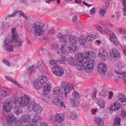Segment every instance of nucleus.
<instances>
[{
	"label": "nucleus",
	"mask_w": 126,
	"mask_h": 126,
	"mask_svg": "<svg viewBox=\"0 0 126 126\" xmlns=\"http://www.w3.org/2000/svg\"><path fill=\"white\" fill-rule=\"evenodd\" d=\"M51 46L52 48L53 49H56L57 48V45L54 44L53 43L52 44Z\"/></svg>",
	"instance_id": "63"
},
{
	"label": "nucleus",
	"mask_w": 126,
	"mask_h": 126,
	"mask_svg": "<svg viewBox=\"0 0 126 126\" xmlns=\"http://www.w3.org/2000/svg\"><path fill=\"white\" fill-rule=\"evenodd\" d=\"M47 79H35L33 81V87L37 90H39L42 87V84L45 83Z\"/></svg>",
	"instance_id": "9"
},
{
	"label": "nucleus",
	"mask_w": 126,
	"mask_h": 126,
	"mask_svg": "<svg viewBox=\"0 0 126 126\" xmlns=\"http://www.w3.org/2000/svg\"><path fill=\"white\" fill-rule=\"evenodd\" d=\"M54 117L55 119V120L59 123H61L64 120V116L62 114H56Z\"/></svg>",
	"instance_id": "17"
},
{
	"label": "nucleus",
	"mask_w": 126,
	"mask_h": 126,
	"mask_svg": "<svg viewBox=\"0 0 126 126\" xmlns=\"http://www.w3.org/2000/svg\"><path fill=\"white\" fill-rule=\"evenodd\" d=\"M6 26V24L5 23H3L1 25V27L2 28V30L3 31L4 30L5 27Z\"/></svg>",
	"instance_id": "60"
},
{
	"label": "nucleus",
	"mask_w": 126,
	"mask_h": 126,
	"mask_svg": "<svg viewBox=\"0 0 126 126\" xmlns=\"http://www.w3.org/2000/svg\"><path fill=\"white\" fill-rule=\"evenodd\" d=\"M83 54L80 53L77 54L75 55V60L79 63V64L77 65V69L78 70H80L83 68L82 63L84 62V60H83Z\"/></svg>",
	"instance_id": "6"
},
{
	"label": "nucleus",
	"mask_w": 126,
	"mask_h": 126,
	"mask_svg": "<svg viewBox=\"0 0 126 126\" xmlns=\"http://www.w3.org/2000/svg\"><path fill=\"white\" fill-rule=\"evenodd\" d=\"M97 92V91L96 90H95L94 91L92 95V98L94 99H95L96 98V94Z\"/></svg>",
	"instance_id": "53"
},
{
	"label": "nucleus",
	"mask_w": 126,
	"mask_h": 126,
	"mask_svg": "<svg viewBox=\"0 0 126 126\" xmlns=\"http://www.w3.org/2000/svg\"><path fill=\"white\" fill-rule=\"evenodd\" d=\"M9 88H6L4 87H3L1 92L2 95L3 96H8L9 94Z\"/></svg>",
	"instance_id": "28"
},
{
	"label": "nucleus",
	"mask_w": 126,
	"mask_h": 126,
	"mask_svg": "<svg viewBox=\"0 0 126 126\" xmlns=\"http://www.w3.org/2000/svg\"><path fill=\"white\" fill-rule=\"evenodd\" d=\"M102 33L104 34L106 33L108 36H110L111 35H112V34H113V33L111 32V31L108 30L107 29L105 28L104 30L103 31Z\"/></svg>",
	"instance_id": "38"
},
{
	"label": "nucleus",
	"mask_w": 126,
	"mask_h": 126,
	"mask_svg": "<svg viewBox=\"0 0 126 126\" xmlns=\"http://www.w3.org/2000/svg\"><path fill=\"white\" fill-rule=\"evenodd\" d=\"M66 47L65 43L62 45L60 49L63 53L65 54L67 53V51L66 49Z\"/></svg>",
	"instance_id": "33"
},
{
	"label": "nucleus",
	"mask_w": 126,
	"mask_h": 126,
	"mask_svg": "<svg viewBox=\"0 0 126 126\" xmlns=\"http://www.w3.org/2000/svg\"><path fill=\"white\" fill-rule=\"evenodd\" d=\"M40 126H48V125L46 123L43 122L40 124Z\"/></svg>",
	"instance_id": "62"
},
{
	"label": "nucleus",
	"mask_w": 126,
	"mask_h": 126,
	"mask_svg": "<svg viewBox=\"0 0 126 126\" xmlns=\"http://www.w3.org/2000/svg\"><path fill=\"white\" fill-rule=\"evenodd\" d=\"M35 68L33 65L31 66L29 68L27 71L28 72L25 73V76L28 75L29 76H31L32 74L34 73L35 71Z\"/></svg>",
	"instance_id": "18"
},
{
	"label": "nucleus",
	"mask_w": 126,
	"mask_h": 126,
	"mask_svg": "<svg viewBox=\"0 0 126 126\" xmlns=\"http://www.w3.org/2000/svg\"><path fill=\"white\" fill-rule=\"evenodd\" d=\"M100 95L102 98L106 97V92L104 90H102L100 93Z\"/></svg>",
	"instance_id": "42"
},
{
	"label": "nucleus",
	"mask_w": 126,
	"mask_h": 126,
	"mask_svg": "<svg viewBox=\"0 0 126 126\" xmlns=\"http://www.w3.org/2000/svg\"><path fill=\"white\" fill-rule=\"evenodd\" d=\"M12 33L11 38L13 42H15L16 45L18 47L21 46L23 43L22 41L20 39H17L18 35L15 28H14L12 30Z\"/></svg>",
	"instance_id": "5"
},
{
	"label": "nucleus",
	"mask_w": 126,
	"mask_h": 126,
	"mask_svg": "<svg viewBox=\"0 0 126 126\" xmlns=\"http://www.w3.org/2000/svg\"><path fill=\"white\" fill-rule=\"evenodd\" d=\"M44 78L45 79L47 78L48 79L46 75H41L39 76L38 79H44Z\"/></svg>",
	"instance_id": "51"
},
{
	"label": "nucleus",
	"mask_w": 126,
	"mask_h": 126,
	"mask_svg": "<svg viewBox=\"0 0 126 126\" xmlns=\"http://www.w3.org/2000/svg\"><path fill=\"white\" fill-rule=\"evenodd\" d=\"M120 119L119 117L115 118L114 121V126H120Z\"/></svg>",
	"instance_id": "31"
},
{
	"label": "nucleus",
	"mask_w": 126,
	"mask_h": 126,
	"mask_svg": "<svg viewBox=\"0 0 126 126\" xmlns=\"http://www.w3.org/2000/svg\"><path fill=\"white\" fill-rule=\"evenodd\" d=\"M70 100L71 101V104L73 106H77L79 105V101L72 98H70Z\"/></svg>",
	"instance_id": "35"
},
{
	"label": "nucleus",
	"mask_w": 126,
	"mask_h": 126,
	"mask_svg": "<svg viewBox=\"0 0 126 126\" xmlns=\"http://www.w3.org/2000/svg\"><path fill=\"white\" fill-rule=\"evenodd\" d=\"M79 41L80 43L82 45H85L86 43V38L83 35L80 36L79 37Z\"/></svg>",
	"instance_id": "29"
},
{
	"label": "nucleus",
	"mask_w": 126,
	"mask_h": 126,
	"mask_svg": "<svg viewBox=\"0 0 126 126\" xmlns=\"http://www.w3.org/2000/svg\"><path fill=\"white\" fill-rule=\"evenodd\" d=\"M10 104V102L4 103L2 110V113L3 115H7L8 114L12 107Z\"/></svg>",
	"instance_id": "11"
},
{
	"label": "nucleus",
	"mask_w": 126,
	"mask_h": 126,
	"mask_svg": "<svg viewBox=\"0 0 126 126\" xmlns=\"http://www.w3.org/2000/svg\"><path fill=\"white\" fill-rule=\"evenodd\" d=\"M121 115V116L122 117H126V112L122 110Z\"/></svg>",
	"instance_id": "50"
},
{
	"label": "nucleus",
	"mask_w": 126,
	"mask_h": 126,
	"mask_svg": "<svg viewBox=\"0 0 126 126\" xmlns=\"http://www.w3.org/2000/svg\"><path fill=\"white\" fill-rule=\"evenodd\" d=\"M73 96L76 98H77L79 97V93L77 92L76 91H74L72 94Z\"/></svg>",
	"instance_id": "43"
},
{
	"label": "nucleus",
	"mask_w": 126,
	"mask_h": 126,
	"mask_svg": "<svg viewBox=\"0 0 126 126\" xmlns=\"http://www.w3.org/2000/svg\"><path fill=\"white\" fill-rule=\"evenodd\" d=\"M97 69L99 72L101 74L105 73L107 70L105 64L103 63H100L98 66Z\"/></svg>",
	"instance_id": "14"
},
{
	"label": "nucleus",
	"mask_w": 126,
	"mask_h": 126,
	"mask_svg": "<svg viewBox=\"0 0 126 126\" xmlns=\"http://www.w3.org/2000/svg\"><path fill=\"white\" fill-rule=\"evenodd\" d=\"M68 61L69 64L71 65L74 66L76 65L77 68V65L79 64V63H78V62L76 61L75 59H73L72 57H69L68 58Z\"/></svg>",
	"instance_id": "23"
},
{
	"label": "nucleus",
	"mask_w": 126,
	"mask_h": 126,
	"mask_svg": "<svg viewBox=\"0 0 126 126\" xmlns=\"http://www.w3.org/2000/svg\"><path fill=\"white\" fill-rule=\"evenodd\" d=\"M15 12H16V14L18 13H19V15L20 16H21L22 15V14H23V12L22 11H17V10H15L14 11Z\"/></svg>",
	"instance_id": "52"
},
{
	"label": "nucleus",
	"mask_w": 126,
	"mask_h": 126,
	"mask_svg": "<svg viewBox=\"0 0 126 126\" xmlns=\"http://www.w3.org/2000/svg\"><path fill=\"white\" fill-rule=\"evenodd\" d=\"M95 38V36L93 34H89L87 36V39L89 41L93 40Z\"/></svg>",
	"instance_id": "40"
},
{
	"label": "nucleus",
	"mask_w": 126,
	"mask_h": 126,
	"mask_svg": "<svg viewBox=\"0 0 126 126\" xmlns=\"http://www.w3.org/2000/svg\"><path fill=\"white\" fill-rule=\"evenodd\" d=\"M64 42L65 45L69 51L73 53L76 52L78 50V47L75 44L70 43L69 42Z\"/></svg>",
	"instance_id": "10"
},
{
	"label": "nucleus",
	"mask_w": 126,
	"mask_h": 126,
	"mask_svg": "<svg viewBox=\"0 0 126 126\" xmlns=\"http://www.w3.org/2000/svg\"><path fill=\"white\" fill-rule=\"evenodd\" d=\"M124 65L121 62H119L116 64V66L119 68H121L123 67Z\"/></svg>",
	"instance_id": "47"
},
{
	"label": "nucleus",
	"mask_w": 126,
	"mask_h": 126,
	"mask_svg": "<svg viewBox=\"0 0 126 126\" xmlns=\"http://www.w3.org/2000/svg\"><path fill=\"white\" fill-rule=\"evenodd\" d=\"M94 122L98 125L102 126L104 125V122L102 119L98 118H96L94 119Z\"/></svg>",
	"instance_id": "26"
},
{
	"label": "nucleus",
	"mask_w": 126,
	"mask_h": 126,
	"mask_svg": "<svg viewBox=\"0 0 126 126\" xmlns=\"http://www.w3.org/2000/svg\"><path fill=\"white\" fill-rule=\"evenodd\" d=\"M110 54L111 57L115 58H118L120 55L118 51L115 48H113L111 49Z\"/></svg>",
	"instance_id": "16"
},
{
	"label": "nucleus",
	"mask_w": 126,
	"mask_h": 126,
	"mask_svg": "<svg viewBox=\"0 0 126 126\" xmlns=\"http://www.w3.org/2000/svg\"><path fill=\"white\" fill-rule=\"evenodd\" d=\"M118 99L119 101L122 103L121 105H126V98L122 94L119 95Z\"/></svg>",
	"instance_id": "24"
},
{
	"label": "nucleus",
	"mask_w": 126,
	"mask_h": 126,
	"mask_svg": "<svg viewBox=\"0 0 126 126\" xmlns=\"http://www.w3.org/2000/svg\"><path fill=\"white\" fill-rule=\"evenodd\" d=\"M31 118V116L29 115L23 114L20 117V119L24 122L27 123L29 121Z\"/></svg>",
	"instance_id": "20"
},
{
	"label": "nucleus",
	"mask_w": 126,
	"mask_h": 126,
	"mask_svg": "<svg viewBox=\"0 0 126 126\" xmlns=\"http://www.w3.org/2000/svg\"><path fill=\"white\" fill-rule=\"evenodd\" d=\"M116 31L118 33L126 34V30L125 29L119 28L116 29Z\"/></svg>",
	"instance_id": "32"
},
{
	"label": "nucleus",
	"mask_w": 126,
	"mask_h": 126,
	"mask_svg": "<svg viewBox=\"0 0 126 126\" xmlns=\"http://www.w3.org/2000/svg\"><path fill=\"white\" fill-rule=\"evenodd\" d=\"M60 106L61 107H63L64 108H66L65 105V102L64 101L61 100L60 102Z\"/></svg>",
	"instance_id": "46"
},
{
	"label": "nucleus",
	"mask_w": 126,
	"mask_h": 126,
	"mask_svg": "<svg viewBox=\"0 0 126 126\" xmlns=\"http://www.w3.org/2000/svg\"><path fill=\"white\" fill-rule=\"evenodd\" d=\"M84 58L86 60L85 62L82 63L83 68L86 72L90 73L93 70L94 65V60L96 57L95 53L93 52H87L85 54Z\"/></svg>",
	"instance_id": "2"
},
{
	"label": "nucleus",
	"mask_w": 126,
	"mask_h": 126,
	"mask_svg": "<svg viewBox=\"0 0 126 126\" xmlns=\"http://www.w3.org/2000/svg\"><path fill=\"white\" fill-rule=\"evenodd\" d=\"M97 104L99 107L101 108H103L106 106L105 101L102 99H100L98 101Z\"/></svg>",
	"instance_id": "30"
},
{
	"label": "nucleus",
	"mask_w": 126,
	"mask_h": 126,
	"mask_svg": "<svg viewBox=\"0 0 126 126\" xmlns=\"http://www.w3.org/2000/svg\"><path fill=\"white\" fill-rule=\"evenodd\" d=\"M58 60L61 63L64 64L66 62V60L65 57L62 55H60L58 57Z\"/></svg>",
	"instance_id": "27"
},
{
	"label": "nucleus",
	"mask_w": 126,
	"mask_h": 126,
	"mask_svg": "<svg viewBox=\"0 0 126 126\" xmlns=\"http://www.w3.org/2000/svg\"><path fill=\"white\" fill-rule=\"evenodd\" d=\"M98 54L99 57L102 60H106L108 58V54L105 50L103 49L100 50L98 52Z\"/></svg>",
	"instance_id": "13"
},
{
	"label": "nucleus",
	"mask_w": 126,
	"mask_h": 126,
	"mask_svg": "<svg viewBox=\"0 0 126 126\" xmlns=\"http://www.w3.org/2000/svg\"><path fill=\"white\" fill-rule=\"evenodd\" d=\"M58 36L61 42H70L73 44H76L78 41V39L75 36L70 34H66L63 35L61 34H59Z\"/></svg>",
	"instance_id": "3"
},
{
	"label": "nucleus",
	"mask_w": 126,
	"mask_h": 126,
	"mask_svg": "<svg viewBox=\"0 0 126 126\" xmlns=\"http://www.w3.org/2000/svg\"><path fill=\"white\" fill-rule=\"evenodd\" d=\"M13 42L12 38L11 39L6 38L4 41V45L6 50L8 51H13L14 46L13 45Z\"/></svg>",
	"instance_id": "7"
},
{
	"label": "nucleus",
	"mask_w": 126,
	"mask_h": 126,
	"mask_svg": "<svg viewBox=\"0 0 126 126\" xmlns=\"http://www.w3.org/2000/svg\"><path fill=\"white\" fill-rule=\"evenodd\" d=\"M97 29L100 32L102 33V32L104 30H103L101 27V26H98L97 27Z\"/></svg>",
	"instance_id": "59"
},
{
	"label": "nucleus",
	"mask_w": 126,
	"mask_h": 126,
	"mask_svg": "<svg viewBox=\"0 0 126 126\" xmlns=\"http://www.w3.org/2000/svg\"><path fill=\"white\" fill-rule=\"evenodd\" d=\"M61 99L58 97H55L52 101V103L53 104L55 105H58Z\"/></svg>",
	"instance_id": "36"
},
{
	"label": "nucleus",
	"mask_w": 126,
	"mask_h": 126,
	"mask_svg": "<svg viewBox=\"0 0 126 126\" xmlns=\"http://www.w3.org/2000/svg\"><path fill=\"white\" fill-rule=\"evenodd\" d=\"M106 11V9H100V14L102 16H103L105 13Z\"/></svg>",
	"instance_id": "45"
},
{
	"label": "nucleus",
	"mask_w": 126,
	"mask_h": 126,
	"mask_svg": "<svg viewBox=\"0 0 126 126\" xmlns=\"http://www.w3.org/2000/svg\"><path fill=\"white\" fill-rule=\"evenodd\" d=\"M34 118H36V120L37 122L38 121L41 120L42 119V117L39 116H36L35 117H34Z\"/></svg>",
	"instance_id": "56"
},
{
	"label": "nucleus",
	"mask_w": 126,
	"mask_h": 126,
	"mask_svg": "<svg viewBox=\"0 0 126 126\" xmlns=\"http://www.w3.org/2000/svg\"><path fill=\"white\" fill-rule=\"evenodd\" d=\"M14 111L17 115L21 113L22 112L21 109L18 107L15 106L14 108Z\"/></svg>",
	"instance_id": "34"
},
{
	"label": "nucleus",
	"mask_w": 126,
	"mask_h": 126,
	"mask_svg": "<svg viewBox=\"0 0 126 126\" xmlns=\"http://www.w3.org/2000/svg\"><path fill=\"white\" fill-rule=\"evenodd\" d=\"M63 89L64 90L65 96L66 97L67 94L69 93L70 91L73 89V87L71 83L67 84L65 81H63L61 83Z\"/></svg>",
	"instance_id": "8"
},
{
	"label": "nucleus",
	"mask_w": 126,
	"mask_h": 126,
	"mask_svg": "<svg viewBox=\"0 0 126 126\" xmlns=\"http://www.w3.org/2000/svg\"><path fill=\"white\" fill-rule=\"evenodd\" d=\"M124 14L125 16H126V7H124L123 10Z\"/></svg>",
	"instance_id": "64"
},
{
	"label": "nucleus",
	"mask_w": 126,
	"mask_h": 126,
	"mask_svg": "<svg viewBox=\"0 0 126 126\" xmlns=\"http://www.w3.org/2000/svg\"><path fill=\"white\" fill-rule=\"evenodd\" d=\"M8 81L13 82L17 85V86H19L18 83L16 82V80H15L14 79H8Z\"/></svg>",
	"instance_id": "48"
},
{
	"label": "nucleus",
	"mask_w": 126,
	"mask_h": 126,
	"mask_svg": "<svg viewBox=\"0 0 126 126\" xmlns=\"http://www.w3.org/2000/svg\"><path fill=\"white\" fill-rule=\"evenodd\" d=\"M53 73L58 76H61L63 73L64 70L61 67L54 66L52 69Z\"/></svg>",
	"instance_id": "12"
},
{
	"label": "nucleus",
	"mask_w": 126,
	"mask_h": 126,
	"mask_svg": "<svg viewBox=\"0 0 126 126\" xmlns=\"http://www.w3.org/2000/svg\"><path fill=\"white\" fill-rule=\"evenodd\" d=\"M124 54L126 56V47L125 46H123L122 48Z\"/></svg>",
	"instance_id": "61"
},
{
	"label": "nucleus",
	"mask_w": 126,
	"mask_h": 126,
	"mask_svg": "<svg viewBox=\"0 0 126 126\" xmlns=\"http://www.w3.org/2000/svg\"><path fill=\"white\" fill-rule=\"evenodd\" d=\"M113 93L111 91L109 93V99H110L111 98L113 97Z\"/></svg>",
	"instance_id": "58"
},
{
	"label": "nucleus",
	"mask_w": 126,
	"mask_h": 126,
	"mask_svg": "<svg viewBox=\"0 0 126 126\" xmlns=\"http://www.w3.org/2000/svg\"><path fill=\"white\" fill-rule=\"evenodd\" d=\"M110 40L116 46L118 45V41L117 40L116 37L113 33L110 36Z\"/></svg>",
	"instance_id": "25"
},
{
	"label": "nucleus",
	"mask_w": 126,
	"mask_h": 126,
	"mask_svg": "<svg viewBox=\"0 0 126 126\" xmlns=\"http://www.w3.org/2000/svg\"><path fill=\"white\" fill-rule=\"evenodd\" d=\"M13 98L14 100V102L16 105L21 107L27 105V108L29 111H34L36 114H40L42 110V107L36 104L34 101L30 102L29 97L27 95H24L20 98L17 94H15Z\"/></svg>",
	"instance_id": "1"
},
{
	"label": "nucleus",
	"mask_w": 126,
	"mask_h": 126,
	"mask_svg": "<svg viewBox=\"0 0 126 126\" xmlns=\"http://www.w3.org/2000/svg\"><path fill=\"white\" fill-rule=\"evenodd\" d=\"M95 12V9L94 8H93L90 11V14L91 15H94Z\"/></svg>",
	"instance_id": "55"
},
{
	"label": "nucleus",
	"mask_w": 126,
	"mask_h": 126,
	"mask_svg": "<svg viewBox=\"0 0 126 126\" xmlns=\"http://www.w3.org/2000/svg\"><path fill=\"white\" fill-rule=\"evenodd\" d=\"M16 121V118L13 114L9 115L7 118V122L8 124H11L13 121Z\"/></svg>",
	"instance_id": "22"
},
{
	"label": "nucleus",
	"mask_w": 126,
	"mask_h": 126,
	"mask_svg": "<svg viewBox=\"0 0 126 126\" xmlns=\"http://www.w3.org/2000/svg\"><path fill=\"white\" fill-rule=\"evenodd\" d=\"M16 12H15V11L13 13L11 14H9L8 15L5 17V20H6L7 19V18L8 17H12L15 16L16 15Z\"/></svg>",
	"instance_id": "44"
},
{
	"label": "nucleus",
	"mask_w": 126,
	"mask_h": 126,
	"mask_svg": "<svg viewBox=\"0 0 126 126\" xmlns=\"http://www.w3.org/2000/svg\"><path fill=\"white\" fill-rule=\"evenodd\" d=\"M39 69L42 72L44 71L46 69V67L43 63H42L40 65L38 66Z\"/></svg>",
	"instance_id": "41"
},
{
	"label": "nucleus",
	"mask_w": 126,
	"mask_h": 126,
	"mask_svg": "<svg viewBox=\"0 0 126 126\" xmlns=\"http://www.w3.org/2000/svg\"><path fill=\"white\" fill-rule=\"evenodd\" d=\"M44 26L41 23L36 22L34 23L32 26L34 35L36 36L43 34L45 33L44 30Z\"/></svg>",
	"instance_id": "4"
},
{
	"label": "nucleus",
	"mask_w": 126,
	"mask_h": 126,
	"mask_svg": "<svg viewBox=\"0 0 126 126\" xmlns=\"http://www.w3.org/2000/svg\"><path fill=\"white\" fill-rule=\"evenodd\" d=\"M55 30L53 29H49V30L48 31V33L50 34H52L54 33Z\"/></svg>",
	"instance_id": "57"
},
{
	"label": "nucleus",
	"mask_w": 126,
	"mask_h": 126,
	"mask_svg": "<svg viewBox=\"0 0 126 126\" xmlns=\"http://www.w3.org/2000/svg\"><path fill=\"white\" fill-rule=\"evenodd\" d=\"M29 123L32 126H36L38 122L36 119H33L29 122Z\"/></svg>",
	"instance_id": "39"
},
{
	"label": "nucleus",
	"mask_w": 126,
	"mask_h": 126,
	"mask_svg": "<svg viewBox=\"0 0 126 126\" xmlns=\"http://www.w3.org/2000/svg\"><path fill=\"white\" fill-rule=\"evenodd\" d=\"M115 72L118 75V78H121L122 77L123 78H126V73L125 72L118 70H115Z\"/></svg>",
	"instance_id": "21"
},
{
	"label": "nucleus",
	"mask_w": 126,
	"mask_h": 126,
	"mask_svg": "<svg viewBox=\"0 0 126 126\" xmlns=\"http://www.w3.org/2000/svg\"><path fill=\"white\" fill-rule=\"evenodd\" d=\"M51 84H46L44 86V90L43 91L44 94H46L48 93L51 89Z\"/></svg>",
	"instance_id": "19"
},
{
	"label": "nucleus",
	"mask_w": 126,
	"mask_h": 126,
	"mask_svg": "<svg viewBox=\"0 0 126 126\" xmlns=\"http://www.w3.org/2000/svg\"><path fill=\"white\" fill-rule=\"evenodd\" d=\"M61 91L60 90V87H56L54 88L53 90L54 94L59 95L61 94Z\"/></svg>",
	"instance_id": "37"
},
{
	"label": "nucleus",
	"mask_w": 126,
	"mask_h": 126,
	"mask_svg": "<svg viewBox=\"0 0 126 126\" xmlns=\"http://www.w3.org/2000/svg\"><path fill=\"white\" fill-rule=\"evenodd\" d=\"M120 106V103L118 102H116L110 105L109 109L110 110L116 111L118 110Z\"/></svg>",
	"instance_id": "15"
},
{
	"label": "nucleus",
	"mask_w": 126,
	"mask_h": 126,
	"mask_svg": "<svg viewBox=\"0 0 126 126\" xmlns=\"http://www.w3.org/2000/svg\"><path fill=\"white\" fill-rule=\"evenodd\" d=\"M56 61L53 59H51L50 61V63L51 65H54L56 64Z\"/></svg>",
	"instance_id": "54"
},
{
	"label": "nucleus",
	"mask_w": 126,
	"mask_h": 126,
	"mask_svg": "<svg viewBox=\"0 0 126 126\" xmlns=\"http://www.w3.org/2000/svg\"><path fill=\"white\" fill-rule=\"evenodd\" d=\"M3 62L7 66H9L10 65V63L6 59H4L3 60Z\"/></svg>",
	"instance_id": "49"
}]
</instances>
